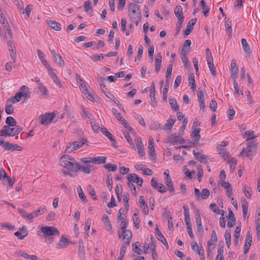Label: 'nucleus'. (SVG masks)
Wrapping results in <instances>:
<instances>
[{"label":"nucleus","mask_w":260,"mask_h":260,"mask_svg":"<svg viewBox=\"0 0 260 260\" xmlns=\"http://www.w3.org/2000/svg\"><path fill=\"white\" fill-rule=\"evenodd\" d=\"M60 165L63 168L66 169L69 172L64 171L63 173L65 175H71V172L76 173L79 171L82 172L89 174L92 170L94 169L95 166L91 164L80 165L76 159L68 155H64L61 156L59 159Z\"/></svg>","instance_id":"f257e3e1"},{"label":"nucleus","mask_w":260,"mask_h":260,"mask_svg":"<svg viewBox=\"0 0 260 260\" xmlns=\"http://www.w3.org/2000/svg\"><path fill=\"white\" fill-rule=\"evenodd\" d=\"M128 13L131 20L138 25L142 17L139 6L134 3H130L128 6Z\"/></svg>","instance_id":"f03ea898"},{"label":"nucleus","mask_w":260,"mask_h":260,"mask_svg":"<svg viewBox=\"0 0 260 260\" xmlns=\"http://www.w3.org/2000/svg\"><path fill=\"white\" fill-rule=\"evenodd\" d=\"M40 231L43 233L45 238V241L49 244L52 243L54 241V236H59L60 235V233L57 229L52 226H42L40 229Z\"/></svg>","instance_id":"7ed1b4c3"},{"label":"nucleus","mask_w":260,"mask_h":260,"mask_svg":"<svg viewBox=\"0 0 260 260\" xmlns=\"http://www.w3.org/2000/svg\"><path fill=\"white\" fill-rule=\"evenodd\" d=\"M257 144L256 140L247 142L246 148L243 149L240 155L242 157H249L252 155V153L256 152Z\"/></svg>","instance_id":"20e7f679"},{"label":"nucleus","mask_w":260,"mask_h":260,"mask_svg":"<svg viewBox=\"0 0 260 260\" xmlns=\"http://www.w3.org/2000/svg\"><path fill=\"white\" fill-rule=\"evenodd\" d=\"M14 127L10 128V126L5 125L1 129V133H3L4 137H13L19 134L21 131L22 128L19 125L14 126Z\"/></svg>","instance_id":"39448f33"},{"label":"nucleus","mask_w":260,"mask_h":260,"mask_svg":"<svg viewBox=\"0 0 260 260\" xmlns=\"http://www.w3.org/2000/svg\"><path fill=\"white\" fill-rule=\"evenodd\" d=\"M55 116L54 112L45 113L41 117V123L43 125H48L52 123Z\"/></svg>","instance_id":"423d86ee"},{"label":"nucleus","mask_w":260,"mask_h":260,"mask_svg":"<svg viewBox=\"0 0 260 260\" xmlns=\"http://www.w3.org/2000/svg\"><path fill=\"white\" fill-rule=\"evenodd\" d=\"M121 232H122V235H121V233L119 231L118 232L119 238H121L122 237L123 240L124 241H126V243L127 245H129L132 238V232L128 230H123Z\"/></svg>","instance_id":"0eeeda50"},{"label":"nucleus","mask_w":260,"mask_h":260,"mask_svg":"<svg viewBox=\"0 0 260 260\" xmlns=\"http://www.w3.org/2000/svg\"><path fill=\"white\" fill-rule=\"evenodd\" d=\"M168 141L174 145L177 144H184L185 143L184 139L176 134H173L170 135Z\"/></svg>","instance_id":"6e6552de"},{"label":"nucleus","mask_w":260,"mask_h":260,"mask_svg":"<svg viewBox=\"0 0 260 260\" xmlns=\"http://www.w3.org/2000/svg\"><path fill=\"white\" fill-rule=\"evenodd\" d=\"M127 179L129 182H135L140 186H142L143 180L140 178L136 174H129L127 177Z\"/></svg>","instance_id":"1a4fd4ad"},{"label":"nucleus","mask_w":260,"mask_h":260,"mask_svg":"<svg viewBox=\"0 0 260 260\" xmlns=\"http://www.w3.org/2000/svg\"><path fill=\"white\" fill-rule=\"evenodd\" d=\"M4 147L5 150L11 151H21L22 149V148L18 145L9 142H6L4 144Z\"/></svg>","instance_id":"9d476101"},{"label":"nucleus","mask_w":260,"mask_h":260,"mask_svg":"<svg viewBox=\"0 0 260 260\" xmlns=\"http://www.w3.org/2000/svg\"><path fill=\"white\" fill-rule=\"evenodd\" d=\"M174 13L177 18L178 21H184V16L183 14V9L181 6L178 5L175 7Z\"/></svg>","instance_id":"9b49d317"},{"label":"nucleus","mask_w":260,"mask_h":260,"mask_svg":"<svg viewBox=\"0 0 260 260\" xmlns=\"http://www.w3.org/2000/svg\"><path fill=\"white\" fill-rule=\"evenodd\" d=\"M155 231V234L157 236V239L166 247L167 249H169V247L167 241L164 235L161 234V232L159 230L157 226H156Z\"/></svg>","instance_id":"f8f14e48"},{"label":"nucleus","mask_w":260,"mask_h":260,"mask_svg":"<svg viewBox=\"0 0 260 260\" xmlns=\"http://www.w3.org/2000/svg\"><path fill=\"white\" fill-rule=\"evenodd\" d=\"M102 221L104 222V226L106 231L108 232H112V226L110 222V219L108 216L106 214H104L102 216Z\"/></svg>","instance_id":"ddd939ff"},{"label":"nucleus","mask_w":260,"mask_h":260,"mask_svg":"<svg viewBox=\"0 0 260 260\" xmlns=\"http://www.w3.org/2000/svg\"><path fill=\"white\" fill-rule=\"evenodd\" d=\"M197 22V19H191L187 23L186 29L184 31V36H187L189 35L192 31L193 28V25Z\"/></svg>","instance_id":"4468645a"},{"label":"nucleus","mask_w":260,"mask_h":260,"mask_svg":"<svg viewBox=\"0 0 260 260\" xmlns=\"http://www.w3.org/2000/svg\"><path fill=\"white\" fill-rule=\"evenodd\" d=\"M14 235L19 239H23L28 235L27 228L25 226H23L20 230L16 232Z\"/></svg>","instance_id":"2eb2a0df"},{"label":"nucleus","mask_w":260,"mask_h":260,"mask_svg":"<svg viewBox=\"0 0 260 260\" xmlns=\"http://www.w3.org/2000/svg\"><path fill=\"white\" fill-rule=\"evenodd\" d=\"M22 92H17L15 93V96L11 97L7 100V103L14 104L21 101L22 98Z\"/></svg>","instance_id":"dca6fc26"},{"label":"nucleus","mask_w":260,"mask_h":260,"mask_svg":"<svg viewBox=\"0 0 260 260\" xmlns=\"http://www.w3.org/2000/svg\"><path fill=\"white\" fill-rule=\"evenodd\" d=\"M165 184L168 187V189L171 193H174L175 191V188L170 176L169 174H167V176L165 177Z\"/></svg>","instance_id":"f3484780"},{"label":"nucleus","mask_w":260,"mask_h":260,"mask_svg":"<svg viewBox=\"0 0 260 260\" xmlns=\"http://www.w3.org/2000/svg\"><path fill=\"white\" fill-rule=\"evenodd\" d=\"M136 141V146L138 150V153L140 156H142L145 154L143 142L140 138H137Z\"/></svg>","instance_id":"a211bd4d"},{"label":"nucleus","mask_w":260,"mask_h":260,"mask_svg":"<svg viewBox=\"0 0 260 260\" xmlns=\"http://www.w3.org/2000/svg\"><path fill=\"white\" fill-rule=\"evenodd\" d=\"M228 211L229 220L227 223V225L229 228H232L235 225L236 219L232 210L229 208Z\"/></svg>","instance_id":"6ab92c4d"},{"label":"nucleus","mask_w":260,"mask_h":260,"mask_svg":"<svg viewBox=\"0 0 260 260\" xmlns=\"http://www.w3.org/2000/svg\"><path fill=\"white\" fill-rule=\"evenodd\" d=\"M196 224L198 228V231H203V228L202 223L201 217L200 214L199 210H197L195 214Z\"/></svg>","instance_id":"aec40b11"},{"label":"nucleus","mask_w":260,"mask_h":260,"mask_svg":"<svg viewBox=\"0 0 260 260\" xmlns=\"http://www.w3.org/2000/svg\"><path fill=\"white\" fill-rule=\"evenodd\" d=\"M69 240L62 235L58 243L57 244L56 247L57 249H61L62 248L67 247L69 245Z\"/></svg>","instance_id":"412c9836"},{"label":"nucleus","mask_w":260,"mask_h":260,"mask_svg":"<svg viewBox=\"0 0 260 260\" xmlns=\"http://www.w3.org/2000/svg\"><path fill=\"white\" fill-rule=\"evenodd\" d=\"M193 154L195 158L198 159L201 163H206L207 161L208 157L205 155L201 154L195 150H193Z\"/></svg>","instance_id":"4be33fe9"},{"label":"nucleus","mask_w":260,"mask_h":260,"mask_svg":"<svg viewBox=\"0 0 260 260\" xmlns=\"http://www.w3.org/2000/svg\"><path fill=\"white\" fill-rule=\"evenodd\" d=\"M241 44L244 52L246 55H249L251 53L250 47L245 39H242Z\"/></svg>","instance_id":"5701e85b"},{"label":"nucleus","mask_w":260,"mask_h":260,"mask_svg":"<svg viewBox=\"0 0 260 260\" xmlns=\"http://www.w3.org/2000/svg\"><path fill=\"white\" fill-rule=\"evenodd\" d=\"M139 203L140 204V207L142 209V212L145 215H147L148 213V208L147 205L146 204L144 197L141 196L139 199Z\"/></svg>","instance_id":"b1692460"},{"label":"nucleus","mask_w":260,"mask_h":260,"mask_svg":"<svg viewBox=\"0 0 260 260\" xmlns=\"http://www.w3.org/2000/svg\"><path fill=\"white\" fill-rule=\"evenodd\" d=\"M148 149L149 154L151 156L155 155V150L154 147V144L153 142V139L149 138L148 141Z\"/></svg>","instance_id":"393cba45"},{"label":"nucleus","mask_w":260,"mask_h":260,"mask_svg":"<svg viewBox=\"0 0 260 260\" xmlns=\"http://www.w3.org/2000/svg\"><path fill=\"white\" fill-rule=\"evenodd\" d=\"M155 70L157 72H158L161 68V56L159 53L158 54L155 60Z\"/></svg>","instance_id":"a878e982"},{"label":"nucleus","mask_w":260,"mask_h":260,"mask_svg":"<svg viewBox=\"0 0 260 260\" xmlns=\"http://www.w3.org/2000/svg\"><path fill=\"white\" fill-rule=\"evenodd\" d=\"M50 27L55 30H60L61 29V25L60 23L54 21L50 20L49 22Z\"/></svg>","instance_id":"bb28decb"},{"label":"nucleus","mask_w":260,"mask_h":260,"mask_svg":"<svg viewBox=\"0 0 260 260\" xmlns=\"http://www.w3.org/2000/svg\"><path fill=\"white\" fill-rule=\"evenodd\" d=\"M189 84L191 86V89L194 91L196 88V85L195 83L194 76L191 73L188 76Z\"/></svg>","instance_id":"cd10ccee"},{"label":"nucleus","mask_w":260,"mask_h":260,"mask_svg":"<svg viewBox=\"0 0 260 260\" xmlns=\"http://www.w3.org/2000/svg\"><path fill=\"white\" fill-rule=\"evenodd\" d=\"M201 129L200 128H195L191 133V136L192 137L194 138L196 142H199V140L201 138V136L200 135Z\"/></svg>","instance_id":"c85d7f7f"},{"label":"nucleus","mask_w":260,"mask_h":260,"mask_svg":"<svg viewBox=\"0 0 260 260\" xmlns=\"http://www.w3.org/2000/svg\"><path fill=\"white\" fill-rule=\"evenodd\" d=\"M86 142V140L84 138L81 139L80 141H74L73 142V148L74 150H76L78 148H80L83 146V144Z\"/></svg>","instance_id":"c756f323"},{"label":"nucleus","mask_w":260,"mask_h":260,"mask_svg":"<svg viewBox=\"0 0 260 260\" xmlns=\"http://www.w3.org/2000/svg\"><path fill=\"white\" fill-rule=\"evenodd\" d=\"M169 104L171 106V108L175 110V111H177L179 110V106H178L177 103V101L175 99H169Z\"/></svg>","instance_id":"7c9ffc66"},{"label":"nucleus","mask_w":260,"mask_h":260,"mask_svg":"<svg viewBox=\"0 0 260 260\" xmlns=\"http://www.w3.org/2000/svg\"><path fill=\"white\" fill-rule=\"evenodd\" d=\"M6 123L7 124V126H14L16 125V120L11 116H8L7 117L6 119Z\"/></svg>","instance_id":"2f4dec72"},{"label":"nucleus","mask_w":260,"mask_h":260,"mask_svg":"<svg viewBox=\"0 0 260 260\" xmlns=\"http://www.w3.org/2000/svg\"><path fill=\"white\" fill-rule=\"evenodd\" d=\"M233 85L234 88V93L235 95H239L240 94L241 95L243 94V91H240L238 83L236 80H234L233 81Z\"/></svg>","instance_id":"473e14b6"},{"label":"nucleus","mask_w":260,"mask_h":260,"mask_svg":"<svg viewBox=\"0 0 260 260\" xmlns=\"http://www.w3.org/2000/svg\"><path fill=\"white\" fill-rule=\"evenodd\" d=\"M140 244L139 242H136L132 244V250L138 254H141L142 250L141 248H139Z\"/></svg>","instance_id":"72a5a7b5"},{"label":"nucleus","mask_w":260,"mask_h":260,"mask_svg":"<svg viewBox=\"0 0 260 260\" xmlns=\"http://www.w3.org/2000/svg\"><path fill=\"white\" fill-rule=\"evenodd\" d=\"M106 157L105 156H98L93 157V164H103L105 163Z\"/></svg>","instance_id":"f704fd0d"},{"label":"nucleus","mask_w":260,"mask_h":260,"mask_svg":"<svg viewBox=\"0 0 260 260\" xmlns=\"http://www.w3.org/2000/svg\"><path fill=\"white\" fill-rule=\"evenodd\" d=\"M225 27L226 28V31L228 34L229 37L230 38L232 37V24L231 21H229L228 20L225 21Z\"/></svg>","instance_id":"c9c22d12"},{"label":"nucleus","mask_w":260,"mask_h":260,"mask_svg":"<svg viewBox=\"0 0 260 260\" xmlns=\"http://www.w3.org/2000/svg\"><path fill=\"white\" fill-rule=\"evenodd\" d=\"M49 75L50 76V78L53 80L54 83L59 87H61V82L59 80L56 74L53 71L52 72H50V73H49Z\"/></svg>","instance_id":"e433bc0d"},{"label":"nucleus","mask_w":260,"mask_h":260,"mask_svg":"<svg viewBox=\"0 0 260 260\" xmlns=\"http://www.w3.org/2000/svg\"><path fill=\"white\" fill-rule=\"evenodd\" d=\"M91 222V220L90 218H87L85 223V227H84V234L86 236L89 235V232L90 230V226Z\"/></svg>","instance_id":"4c0bfd02"},{"label":"nucleus","mask_w":260,"mask_h":260,"mask_svg":"<svg viewBox=\"0 0 260 260\" xmlns=\"http://www.w3.org/2000/svg\"><path fill=\"white\" fill-rule=\"evenodd\" d=\"M32 9V5H28L25 10H23L22 13L25 14V18L27 19L29 17L30 13Z\"/></svg>","instance_id":"58836bf2"},{"label":"nucleus","mask_w":260,"mask_h":260,"mask_svg":"<svg viewBox=\"0 0 260 260\" xmlns=\"http://www.w3.org/2000/svg\"><path fill=\"white\" fill-rule=\"evenodd\" d=\"M112 111L118 120L120 121L124 120V118L121 116V114L116 108H113Z\"/></svg>","instance_id":"ea45409f"},{"label":"nucleus","mask_w":260,"mask_h":260,"mask_svg":"<svg viewBox=\"0 0 260 260\" xmlns=\"http://www.w3.org/2000/svg\"><path fill=\"white\" fill-rule=\"evenodd\" d=\"M210 195V191L207 188H204L202 190L201 193V200H205L209 198Z\"/></svg>","instance_id":"a19ab883"},{"label":"nucleus","mask_w":260,"mask_h":260,"mask_svg":"<svg viewBox=\"0 0 260 260\" xmlns=\"http://www.w3.org/2000/svg\"><path fill=\"white\" fill-rule=\"evenodd\" d=\"M104 168L109 171L115 172L117 169V166L116 165L111 164H106L104 166Z\"/></svg>","instance_id":"79ce46f5"},{"label":"nucleus","mask_w":260,"mask_h":260,"mask_svg":"<svg viewBox=\"0 0 260 260\" xmlns=\"http://www.w3.org/2000/svg\"><path fill=\"white\" fill-rule=\"evenodd\" d=\"M218 153L222 157L224 158L228 157V153L225 149L221 147V146H217V147Z\"/></svg>","instance_id":"37998d69"},{"label":"nucleus","mask_w":260,"mask_h":260,"mask_svg":"<svg viewBox=\"0 0 260 260\" xmlns=\"http://www.w3.org/2000/svg\"><path fill=\"white\" fill-rule=\"evenodd\" d=\"M153 247H155L152 241L150 245H148L145 243L144 246V252L145 253H149L151 252V250L152 252V248Z\"/></svg>","instance_id":"c03bdc74"},{"label":"nucleus","mask_w":260,"mask_h":260,"mask_svg":"<svg viewBox=\"0 0 260 260\" xmlns=\"http://www.w3.org/2000/svg\"><path fill=\"white\" fill-rule=\"evenodd\" d=\"M77 191L78 192V194L79 198L85 202H87L86 197L85 196L83 189H82L81 186H79L77 187Z\"/></svg>","instance_id":"a18cd8bd"},{"label":"nucleus","mask_w":260,"mask_h":260,"mask_svg":"<svg viewBox=\"0 0 260 260\" xmlns=\"http://www.w3.org/2000/svg\"><path fill=\"white\" fill-rule=\"evenodd\" d=\"M53 60L59 64L60 66H63L64 64V62L63 60L62 59L61 56L58 54L57 55L54 56L53 57Z\"/></svg>","instance_id":"49530a36"},{"label":"nucleus","mask_w":260,"mask_h":260,"mask_svg":"<svg viewBox=\"0 0 260 260\" xmlns=\"http://www.w3.org/2000/svg\"><path fill=\"white\" fill-rule=\"evenodd\" d=\"M135 117L138 120L139 123L143 126H146V123L144 118L141 115L135 113Z\"/></svg>","instance_id":"de8ad7c7"},{"label":"nucleus","mask_w":260,"mask_h":260,"mask_svg":"<svg viewBox=\"0 0 260 260\" xmlns=\"http://www.w3.org/2000/svg\"><path fill=\"white\" fill-rule=\"evenodd\" d=\"M101 132L105 135L107 137H108L109 140L112 139V137H113V136L112 134H111L108 130L105 128V127H102L100 129Z\"/></svg>","instance_id":"09e8293b"},{"label":"nucleus","mask_w":260,"mask_h":260,"mask_svg":"<svg viewBox=\"0 0 260 260\" xmlns=\"http://www.w3.org/2000/svg\"><path fill=\"white\" fill-rule=\"evenodd\" d=\"M198 170V177L199 182L201 181L202 178L204 175L203 170L202 169V165H199L197 166Z\"/></svg>","instance_id":"8fccbe9b"},{"label":"nucleus","mask_w":260,"mask_h":260,"mask_svg":"<svg viewBox=\"0 0 260 260\" xmlns=\"http://www.w3.org/2000/svg\"><path fill=\"white\" fill-rule=\"evenodd\" d=\"M206 55L207 63L213 61V59L212 56V54L209 48L206 49Z\"/></svg>","instance_id":"3c124183"},{"label":"nucleus","mask_w":260,"mask_h":260,"mask_svg":"<svg viewBox=\"0 0 260 260\" xmlns=\"http://www.w3.org/2000/svg\"><path fill=\"white\" fill-rule=\"evenodd\" d=\"M112 177L111 176V174H108L107 175V179L106 180V183L107 184V187L109 188L110 190L111 191L113 188L112 186Z\"/></svg>","instance_id":"603ef678"},{"label":"nucleus","mask_w":260,"mask_h":260,"mask_svg":"<svg viewBox=\"0 0 260 260\" xmlns=\"http://www.w3.org/2000/svg\"><path fill=\"white\" fill-rule=\"evenodd\" d=\"M150 129L154 131L158 130V129H162L160 124L157 121H154L151 125Z\"/></svg>","instance_id":"864d4df0"},{"label":"nucleus","mask_w":260,"mask_h":260,"mask_svg":"<svg viewBox=\"0 0 260 260\" xmlns=\"http://www.w3.org/2000/svg\"><path fill=\"white\" fill-rule=\"evenodd\" d=\"M155 189H157V191L160 193H164L167 190V188L164 186V184L159 183L158 185H157L156 187H155Z\"/></svg>","instance_id":"5fc2aeb1"},{"label":"nucleus","mask_w":260,"mask_h":260,"mask_svg":"<svg viewBox=\"0 0 260 260\" xmlns=\"http://www.w3.org/2000/svg\"><path fill=\"white\" fill-rule=\"evenodd\" d=\"M84 8L86 12H89V11L92 12V8L91 7V2L90 1H85L84 4Z\"/></svg>","instance_id":"6e6d98bb"},{"label":"nucleus","mask_w":260,"mask_h":260,"mask_svg":"<svg viewBox=\"0 0 260 260\" xmlns=\"http://www.w3.org/2000/svg\"><path fill=\"white\" fill-rule=\"evenodd\" d=\"M229 163L230 165V169L231 171H233L237 165V160L235 158H232L229 160Z\"/></svg>","instance_id":"4d7b16f0"},{"label":"nucleus","mask_w":260,"mask_h":260,"mask_svg":"<svg viewBox=\"0 0 260 260\" xmlns=\"http://www.w3.org/2000/svg\"><path fill=\"white\" fill-rule=\"evenodd\" d=\"M244 135H246L247 137L246 139L247 141L250 140H253L254 138H255L253 131H246L244 133Z\"/></svg>","instance_id":"13d9d810"},{"label":"nucleus","mask_w":260,"mask_h":260,"mask_svg":"<svg viewBox=\"0 0 260 260\" xmlns=\"http://www.w3.org/2000/svg\"><path fill=\"white\" fill-rule=\"evenodd\" d=\"M208 67L211 74L214 77L216 75V71L214 66L213 61L208 63Z\"/></svg>","instance_id":"bf43d9fd"},{"label":"nucleus","mask_w":260,"mask_h":260,"mask_svg":"<svg viewBox=\"0 0 260 260\" xmlns=\"http://www.w3.org/2000/svg\"><path fill=\"white\" fill-rule=\"evenodd\" d=\"M123 134L124 135V137L125 139H126L128 143L132 145L133 146H134V144L133 142V140L128 133H126V132H123Z\"/></svg>","instance_id":"052dcab7"},{"label":"nucleus","mask_w":260,"mask_h":260,"mask_svg":"<svg viewBox=\"0 0 260 260\" xmlns=\"http://www.w3.org/2000/svg\"><path fill=\"white\" fill-rule=\"evenodd\" d=\"M128 245L126 243V241H124V242L122 244L120 248V254L122 255H125L126 249V246Z\"/></svg>","instance_id":"680f3d73"},{"label":"nucleus","mask_w":260,"mask_h":260,"mask_svg":"<svg viewBox=\"0 0 260 260\" xmlns=\"http://www.w3.org/2000/svg\"><path fill=\"white\" fill-rule=\"evenodd\" d=\"M46 208L45 206L43 207H40L37 210H36V213L37 214V216H38L39 215L43 214L46 211Z\"/></svg>","instance_id":"e2e57ef3"},{"label":"nucleus","mask_w":260,"mask_h":260,"mask_svg":"<svg viewBox=\"0 0 260 260\" xmlns=\"http://www.w3.org/2000/svg\"><path fill=\"white\" fill-rule=\"evenodd\" d=\"M88 187L91 189V190L89 191V194L90 197L93 200H96L97 197L95 190L93 189L91 185H89Z\"/></svg>","instance_id":"0e129e2a"},{"label":"nucleus","mask_w":260,"mask_h":260,"mask_svg":"<svg viewBox=\"0 0 260 260\" xmlns=\"http://www.w3.org/2000/svg\"><path fill=\"white\" fill-rule=\"evenodd\" d=\"M91 58L94 61H96L104 58L103 54H94L91 56Z\"/></svg>","instance_id":"69168bd1"},{"label":"nucleus","mask_w":260,"mask_h":260,"mask_svg":"<svg viewBox=\"0 0 260 260\" xmlns=\"http://www.w3.org/2000/svg\"><path fill=\"white\" fill-rule=\"evenodd\" d=\"M227 113H228V116L229 120H231L234 118V116L235 114V111L233 109H229L228 110Z\"/></svg>","instance_id":"338daca9"},{"label":"nucleus","mask_w":260,"mask_h":260,"mask_svg":"<svg viewBox=\"0 0 260 260\" xmlns=\"http://www.w3.org/2000/svg\"><path fill=\"white\" fill-rule=\"evenodd\" d=\"M8 104L5 107V111L8 114L13 113V109L12 107V103H8Z\"/></svg>","instance_id":"774afa93"}]
</instances>
